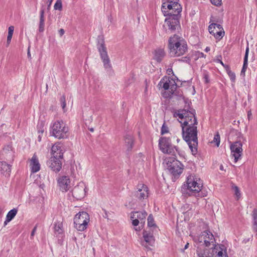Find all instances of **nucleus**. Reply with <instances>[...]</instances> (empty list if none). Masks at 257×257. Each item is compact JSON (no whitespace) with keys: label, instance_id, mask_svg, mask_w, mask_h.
Returning <instances> with one entry per match:
<instances>
[{"label":"nucleus","instance_id":"f257e3e1","mask_svg":"<svg viewBox=\"0 0 257 257\" xmlns=\"http://www.w3.org/2000/svg\"><path fill=\"white\" fill-rule=\"evenodd\" d=\"M169 53L171 57H177L184 55L188 47L185 40L177 35L170 37L168 40Z\"/></svg>","mask_w":257,"mask_h":257},{"label":"nucleus","instance_id":"f03ea898","mask_svg":"<svg viewBox=\"0 0 257 257\" xmlns=\"http://www.w3.org/2000/svg\"><path fill=\"white\" fill-rule=\"evenodd\" d=\"M173 115L181 119L179 122L182 128L197 127L198 121L194 112L180 109L175 111Z\"/></svg>","mask_w":257,"mask_h":257},{"label":"nucleus","instance_id":"7ed1b4c3","mask_svg":"<svg viewBox=\"0 0 257 257\" xmlns=\"http://www.w3.org/2000/svg\"><path fill=\"white\" fill-rule=\"evenodd\" d=\"M182 137L187 143L193 155L197 153L198 131L197 127L182 128Z\"/></svg>","mask_w":257,"mask_h":257},{"label":"nucleus","instance_id":"20e7f679","mask_svg":"<svg viewBox=\"0 0 257 257\" xmlns=\"http://www.w3.org/2000/svg\"><path fill=\"white\" fill-rule=\"evenodd\" d=\"M52 136L58 139H63L68 137L69 127L62 120L55 121L51 127Z\"/></svg>","mask_w":257,"mask_h":257},{"label":"nucleus","instance_id":"39448f33","mask_svg":"<svg viewBox=\"0 0 257 257\" xmlns=\"http://www.w3.org/2000/svg\"><path fill=\"white\" fill-rule=\"evenodd\" d=\"M184 186L186 187L189 194L196 195L202 189L203 182L198 177L190 175L187 177L186 184Z\"/></svg>","mask_w":257,"mask_h":257},{"label":"nucleus","instance_id":"423d86ee","mask_svg":"<svg viewBox=\"0 0 257 257\" xmlns=\"http://www.w3.org/2000/svg\"><path fill=\"white\" fill-rule=\"evenodd\" d=\"M158 86L165 90L162 93L164 98L170 97L173 94L174 91L177 88L175 80L168 76H164L159 83Z\"/></svg>","mask_w":257,"mask_h":257},{"label":"nucleus","instance_id":"0eeeda50","mask_svg":"<svg viewBox=\"0 0 257 257\" xmlns=\"http://www.w3.org/2000/svg\"><path fill=\"white\" fill-rule=\"evenodd\" d=\"M182 11V9L178 12L176 10H167L162 11L165 16H168L166 19L165 22L167 23L169 29L172 31L175 30L179 27V15Z\"/></svg>","mask_w":257,"mask_h":257},{"label":"nucleus","instance_id":"6e6552de","mask_svg":"<svg viewBox=\"0 0 257 257\" xmlns=\"http://www.w3.org/2000/svg\"><path fill=\"white\" fill-rule=\"evenodd\" d=\"M170 172L174 176H179L183 172V165L173 157H167L164 160Z\"/></svg>","mask_w":257,"mask_h":257},{"label":"nucleus","instance_id":"1a4fd4ad","mask_svg":"<svg viewBox=\"0 0 257 257\" xmlns=\"http://www.w3.org/2000/svg\"><path fill=\"white\" fill-rule=\"evenodd\" d=\"M89 221V215L86 212H79L74 218V227L78 231H84L87 228Z\"/></svg>","mask_w":257,"mask_h":257},{"label":"nucleus","instance_id":"9d476101","mask_svg":"<svg viewBox=\"0 0 257 257\" xmlns=\"http://www.w3.org/2000/svg\"><path fill=\"white\" fill-rule=\"evenodd\" d=\"M159 146L160 150L164 154L174 155V150L172 147L171 140L166 137H161L159 139Z\"/></svg>","mask_w":257,"mask_h":257},{"label":"nucleus","instance_id":"9b49d317","mask_svg":"<svg viewBox=\"0 0 257 257\" xmlns=\"http://www.w3.org/2000/svg\"><path fill=\"white\" fill-rule=\"evenodd\" d=\"M199 242L203 243L205 246L208 247L212 244H215V239L213 234L210 231L202 232L198 237Z\"/></svg>","mask_w":257,"mask_h":257},{"label":"nucleus","instance_id":"f8f14e48","mask_svg":"<svg viewBox=\"0 0 257 257\" xmlns=\"http://www.w3.org/2000/svg\"><path fill=\"white\" fill-rule=\"evenodd\" d=\"M242 144L240 142H235L230 145L231 154L234 158V163L241 159L242 154Z\"/></svg>","mask_w":257,"mask_h":257},{"label":"nucleus","instance_id":"ddd939ff","mask_svg":"<svg viewBox=\"0 0 257 257\" xmlns=\"http://www.w3.org/2000/svg\"><path fill=\"white\" fill-rule=\"evenodd\" d=\"M131 216L132 220V224L134 226H136L139 223L144 224L145 223L147 213L145 211H135L132 213Z\"/></svg>","mask_w":257,"mask_h":257},{"label":"nucleus","instance_id":"4468645a","mask_svg":"<svg viewBox=\"0 0 257 257\" xmlns=\"http://www.w3.org/2000/svg\"><path fill=\"white\" fill-rule=\"evenodd\" d=\"M149 188L147 185L144 184H139L137 187V190L135 193V196L139 200H143L147 199L149 194Z\"/></svg>","mask_w":257,"mask_h":257},{"label":"nucleus","instance_id":"2eb2a0df","mask_svg":"<svg viewBox=\"0 0 257 257\" xmlns=\"http://www.w3.org/2000/svg\"><path fill=\"white\" fill-rule=\"evenodd\" d=\"M162 11L176 10L177 12L182 9L179 0H163Z\"/></svg>","mask_w":257,"mask_h":257},{"label":"nucleus","instance_id":"dca6fc26","mask_svg":"<svg viewBox=\"0 0 257 257\" xmlns=\"http://www.w3.org/2000/svg\"><path fill=\"white\" fill-rule=\"evenodd\" d=\"M209 33L214 36L217 39H221L224 35V32L223 28L219 24L213 23L208 27Z\"/></svg>","mask_w":257,"mask_h":257},{"label":"nucleus","instance_id":"f3484780","mask_svg":"<svg viewBox=\"0 0 257 257\" xmlns=\"http://www.w3.org/2000/svg\"><path fill=\"white\" fill-rule=\"evenodd\" d=\"M57 183L60 190L63 192H67L71 188V182L68 176H63L59 177Z\"/></svg>","mask_w":257,"mask_h":257},{"label":"nucleus","instance_id":"a211bd4d","mask_svg":"<svg viewBox=\"0 0 257 257\" xmlns=\"http://www.w3.org/2000/svg\"><path fill=\"white\" fill-rule=\"evenodd\" d=\"M86 186L83 183H80L72 189L73 196L77 200L83 198L85 194Z\"/></svg>","mask_w":257,"mask_h":257},{"label":"nucleus","instance_id":"6ab92c4d","mask_svg":"<svg viewBox=\"0 0 257 257\" xmlns=\"http://www.w3.org/2000/svg\"><path fill=\"white\" fill-rule=\"evenodd\" d=\"M98 51L100 53L101 58L104 64L105 67H110V60L108 58L106 49L105 47L104 42L103 41L100 43V46L98 48Z\"/></svg>","mask_w":257,"mask_h":257},{"label":"nucleus","instance_id":"aec40b11","mask_svg":"<svg viewBox=\"0 0 257 257\" xmlns=\"http://www.w3.org/2000/svg\"><path fill=\"white\" fill-rule=\"evenodd\" d=\"M212 252L216 257H228L226 247L222 244H214Z\"/></svg>","mask_w":257,"mask_h":257},{"label":"nucleus","instance_id":"412c9836","mask_svg":"<svg viewBox=\"0 0 257 257\" xmlns=\"http://www.w3.org/2000/svg\"><path fill=\"white\" fill-rule=\"evenodd\" d=\"M30 167L32 173H35L40 171L41 165L37 155L35 153L30 159Z\"/></svg>","mask_w":257,"mask_h":257},{"label":"nucleus","instance_id":"4be33fe9","mask_svg":"<svg viewBox=\"0 0 257 257\" xmlns=\"http://www.w3.org/2000/svg\"><path fill=\"white\" fill-rule=\"evenodd\" d=\"M51 157L63 158V152L62 146L60 143H57L54 144L51 148Z\"/></svg>","mask_w":257,"mask_h":257},{"label":"nucleus","instance_id":"5701e85b","mask_svg":"<svg viewBox=\"0 0 257 257\" xmlns=\"http://www.w3.org/2000/svg\"><path fill=\"white\" fill-rule=\"evenodd\" d=\"M63 158L51 157L50 167L55 172H58L62 168V162L61 160Z\"/></svg>","mask_w":257,"mask_h":257},{"label":"nucleus","instance_id":"b1692460","mask_svg":"<svg viewBox=\"0 0 257 257\" xmlns=\"http://www.w3.org/2000/svg\"><path fill=\"white\" fill-rule=\"evenodd\" d=\"M143 237L145 241V244H143L146 247L149 246H152L155 242V238L153 233L147 231H144L143 233Z\"/></svg>","mask_w":257,"mask_h":257},{"label":"nucleus","instance_id":"393cba45","mask_svg":"<svg viewBox=\"0 0 257 257\" xmlns=\"http://www.w3.org/2000/svg\"><path fill=\"white\" fill-rule=\"evenodd\" d=\"M11 172V166L6 162H1V174H3L6 177H8Z\"/></svg>","mask_w":257,"mask_h":257},{"label":"nucleus","instance_id":"a878e982","mask_svg":"<svg viewBox=\"0 0 257 257\" xmlns=\"http://www.w3.org/2000/svg\"><path fill=\"white\" fill-rule=\"evenodd\" d=\"M249 53V47L248 46H247L245 50V55L244 57L243 64V66L240 72L241 75L243 76H245V71L247 67V61H248V55Z\"/></svg>","mask_w":257,"mask_h":257},{"label":"nucleus","instance_id":"bb28decb","mask_svg":"<svg viewBox=\"0 0 257 257\" xmlns=\"http://www.w3.org/2000/svg\"><path fill=\"white\" fill-rule=\"evenodd\" d=\"M167 98H173L174 99V101L184 100V97L183 96L182 92L177 89V88H176L175 91H174L173 94H172V96H171L170 97H167Z\"/></svg>","mask_w":257,"mask_h":257},{"label":"nucleus","instance_id":"cd10ccee","mask_svg":"<svg viewBox=\"0 0 257 257\" xmlns=\"http://www.w3.org/2000/svg\"><path fill=\"white\" fill-rule=\"evenodd\" d=\"M18 212L16 208H14L8 212L6 216V219L5 221L4 225H6L7 223L12 220L16 216Z\"/></svg>","mask_w":257,"mask_h":257},{"label":"nucleus","instance_id":"c85d7f7f","mask_svg":"<svg viewBox=\"0 0 257 257\" xmlns=\"http://www.w3.org/2000/svg\"><path fill=\"white\" fill-rule=\"evenodd\" d=\"M125 145L128 150H131L133 147L134 140L133 136L128 135L125 138Z\"/></svg>","mask_w":257,"mask_h":257},{"label":"nucleus","instance_id":"c756f323","mask_svg":"<svg viewBox=\"0 0 257 257\" xmlns=\"http://www.w3.org/2000/svg\"><path fill=\"white\" fill-rule=\"evenodd\" d=\"M165 53L163 49H158L155 51L154 57L155 59L158 61L160 62L163 58L165 56Z\"/></svg>","mask_w":257,"mask_h":257},{"label":"nucleus","instance_id":"7c9ffc66","mask_svg":"<svg viewBox=\"0 0 257 257\" xmlns=\"http://www.w3.org/2000/svg\"><path fill=\"white\" fill-rule=\"evenodd\" d=\"M44 30V10H41L40 11V23L39 31L40 32H43Z\"/></svg>","mask_w":257,"mask_h":257},{"label":"nucleus","instance_id":"2f4dec72","mask_svg":"<svg viewBox=\"0 0 257 257\" xmlns=\"http://www.w3.org/2000/svg\"><path fill=\"white\" fill-rule=\"evenodd\" d=\"M252 216L253 218V229L255 232H257V209H253Z\"/></svg>","mask_w":257,"mask_h":257},{"label":"nucleus","instance_id":"473e14b6","mask_svg":"<svg viewBox=\"0 0 257 257\" xmlns=\"http://www.w3.org/2000/svg\"><path fill=\"white\" fill-rule=\"evenodd\" d=\"M14 30V26H11L9 27L8 35L7 37V46H8L10 44V43L11 41V39H12V38L13 36Z\"/></svg>","mask_w":257,"mask_h":257},{"label":"nucleus","instance_id":"72a5a7b5","mask_svg":"<svg viewBox=\"0 0 257 257\" xmlns=\"http://www.w3.org/2000/svg\"><path fill=\"white\" fill-rule=\"evenodd\" d=\"M54 9L55 10L61 11L62 9V3L61 0H57L54 4Z\"/></svg>","mask_w":257,"mask_h":257},{"label":"nucleus","instance_id":"f704fd0d","mask_svg":"<svg viewBox=\"0 0 257 257\" xmlns=\"http://www.w3.org/2000/svg\"><path fill=\"white\" fill-rule=\"evenodd\" d=\"M232 189L234 191V194L236 196V200H238L240 198L241 196V194L239 188L236 186H233Z\"/></svg>","mask_w":257,"mask_h":257},{"label":"nucleus","instance_id":"c9c22d12","mask_svg":"<svg viewBox=\"0 0 257 257\" xmlns=\"http://www.w3.org/2000/svg\"><path fill=\"white\" fill-rule=\"evenodd\" d=\"M212 143H214L217 147H218L220 144V136L217 133L214 137L213 140L211 142Z\"/></svg>","mask_w":257,"mask_h":257},{"label":"nucleus","instance_id":"e433bc0d","mask_svg":"<svg viewBox=\"0 0 257 257\" xmlns=\"http://www.w3.org/2000/svg\"><path fill=\"white\" fill-rule=\"evenodd\" d=\"M148 225L149 227L155 226L154 220L152 214H150L148 218Z\"/></svg>","mask_w":257,"mask_h":257},{"label":"nucleus","instance_id":"4c0bfd02","mask_svg":"<svg viewBox=\"0 0 257 257\" xmlns=\"http://www.w3.org/2000/svg\"><path fill=\"white\" fill-rule=\"evenodd\" d=\"M55 231L57 232L59 234L62 233V225L61 223L56 224L54 226Z\"/></svg>","mask_w":257,"mask_h":257},{"label":"nucleus","instance_id":"58836bf2","mask_svg":"<svg viewBox=\"0 0 257 257\" xmlns=\"http://www.w3.org/2000/svg\"><path fill=\"white\" fill-rule=\"evenodd\" d=\"M197 255L198 257H209L206 255L205 251L204 250H201L197 249Z\"/></svg>","mask_w":257,"mask_h":257},{"label":"nucleus","instance_id":"ea45409f","mask_svg":"<svg viewBox=\"0 0 257 257\" xmlns=\"http://www.w3.org/2000/svg\"><path fill=\"white\" fill-rule=\"evenodd\" d=\"M227 73L228 75V76H229L231 81L232 82H235V78H236L235 73L234 72H233L232 71H231V70L227 72Z\"/></svg>","mask_w":257,"mask_h":257},{"label":"nucleus","instance_id":"a19ab883","mask_svg":"<svg viewBox=\"0 0 257 257\" xmlns=\"http://www.w3.org/2000/svg\"><path fill=\"white\" fill-rule=\"evenodd\" d=\"M60 102L61 103L62 107L63 109L64 110L66 106L65 97L64 95H63L60 98Z\"/></svg>","mask_w":257,"mask_h":257},{"label":"nucleus","instance_id":"79ce46f5","mask_svg":"<svg viewBox=\"0 0 257 257\" xmlns=\"http://www.w3.org/2000/svg\"><path fill=\"white\" fill-rule=\"evenodd\" d=\"M211 4L217 7L220 6L222 5V0H210Z\"/></svg>","mask_w":257,"mask_h":257},{"label":"nucleus","instance_id":"37998d69","mask_svg":"<svg viewBox=\"0 0 257 257\" xmlns=\"http://www.w3.org/2000/svg\"><path fill=\"white\" fill-rule=\"evenodd\" d=\"M169 130L168 127L164 123L161 128V135L168 133Z\"/></svg>","mask_w":257,"mask_h":257},{"label":"nucleus","instance_id":"c03bdc74","mask_svg":"<svg viewBox=\"0 0 257 257\" xmlns=\"http://www.w3.org/2000/svg\"><path fill=\"white\" fill-rule=\"evenodd\" d=\"M204 78L205 79V81L206 83H209V76L207 74H205L204 75Z\"/></svg>","mask_w":257,"mask_h":257},{"label":"nucleus","instance_id":"a18cd8bd","mask_svg":"<svg viewBox=\"0 0 257 257\" xmlns=\"http://www.w3.org/2000/svg\"><path fill=\"white\" fill-rule=\"evenodd\" d=\"M224 68L225 69L226 72H228L229 71L231 70L230 69V67L228 65L224 64V66H223Z\"/></svg>","mask_w":257,"mask_h":257},{"label":"nucleus","instance_id":"49530a36","mask_svg":"<svg viewBox=\"0 0 257 257\" xmlns=\"http://www.w3.org/2000/svg\"><path fill=\"white\" fill-rule=\"evenodd\" d=\"M65 31L63 29H61L59 30V33L61 36L64 34Z\"/></svg>","mask_w":257,"mask_h":257},{"label":"nucleus","instance_id":"de8ad7c7","mask_svg":"<svg viewBox=\"0 0 257 257\" xmlns=\"http://www.w3.org/2000/svg\"><path fill=\"white\" fill-rule=\"evenodd\" d=\"M251 115H252V113H251V110L248 111L247 112V117H248V119H250Z\"/></svg>","mask_w":257,"mask_h":257},{"label":"nucleus","instance_id":"09e8293b","mask_svg":"<svg viewBox=\"0 0 257 257\" xmlns=\"http://www.w3.org/2000/svg\"><path fill=\"white\" fill-rule=\"evenodd\" d=\"M168 74H170L171 73H173V70L172 68H168L167 70Z\"/></svg>","mask_w":257,"mask_h":257},{"label":"nucleus","instance_id":"8fccbe9b","mask_svg":"<svg viewBox=\"0 0 257 257\" xmlns=\"http://www.w3.org/2000/svg\"><path fill=\"white\" fill-rule=\"evenodd\" d=\"M174 149L178 154L180 153L181 150L177 147H174Z\"/></svg>","mask_w":257,"mask_h":257},{"label":"nucleus","instance_id":"3c124183","mask_svg":"<svg viewBox=\"0 0 257 257\" xmlns=\"http://www.w3.org/2000/svg\"><path fill=\"white\" fill-rule=\"evenodd\" d=\"M53 1V0H48V8L51 6Z\"/></svg>","mask_w":257,"mask_h":257},{"label":"nucleus","instance_id":"603ef678","mask_svg":"<svg viewBox=\"0 0 257 257\" xmlns=\"http://www.w3.org/2000/svg\"><path fill=\"white\" fill-rule=\"evenodd\" d=\"M36 227H35L33 229V230H32V233H31V235H33L35 233V232L36 231Z\"/></svg>","mask_w":257,"mask_h":257},{"label":"nucleus","instance_id":"864d4df0","mask_svg":"<svg viewBox=\"0 0 257 257\" xmlns=\"http://www.w3.org/2000/svg\"><path fill=\"white\" fill-rule=\"evenodd\" d=\"M205 51L206 52H207L209 51H210V48H209V47H207L205 48Z\"/></svg>","mask_w":257,"mask_h":257},{"label":"nucleus","instance_id":"5fc2aeb1","mask_svg":"<svg viewBox=\"0 0 257 257\" xmlns=\"http://www.w3.org/2000/svg\"><path fill=\"white\" fill-rule=\"evenodd\" d=\"M220 169L221 170H224V167H223V165H221L220 166Z\"/></svg>","mask_w":257,"mask_h":257},{"label":"nucleus","instance_id":"6e6d98bb","mask_svg":"<svg viewBox=\"0 0 257 257\" xmlns=\"http://www.w3.org/2000/svg\"><path fill=\"white\" fill-rule=\"evenodd\" d=\"M218 61L222 65V66H224V64L223 63V62L221 60H219Z\"/></svg>","mask_w":257,"mask_h":257},{"label":"nucleus","instance_id":"4d7b16f0","mask_svg":"<svg viewBox=\"0 0 257 257\" xmlns=\"http://www.w3.org/2000/svg\"><path fill=\"white\" fill-rule=\"evenodd\" d=\"M188 244H189V243H187L185 245V247H184V249H186V248H188Z\"/></svg>","mask_w":257,"mask_h":257},{"label":"nucleus","instance_id":"13d9d810","mask_svg":"<svg viewBox=\"0 0 257 257\" xmlns=\"http://www.w3.org/2000/svg\"><path fill=\"white\" fill-rule=\"evenodd\" d=\"M28 55L29 56H30H30H31V55H30V53L29 51H28Z\"/></svg>","mask_w":257,"mask_h":257},{"label":"nucleus","instance_id":"bf43d9fd","mask_svg":"<svg viewBox=\"0 0 257 257\" xmlns=\"http://www.w3.org/2000/svg\"><path fill=\"white\" fill-rule=\"evenodd\" d=\"M213 30H214V31H213L214 32H215V31L218 30L217 28H216V29H213Z\"/></svg>","mask_w":257,"mask_h":257},{"label":"nucleus","instance_id":"052dcab7","mask_svg":"<svg viewBox=\"0 0 257 257\" xmlns=\"http://www.w3.org/2000/svg\"><path fill=\"white\" fill-rule=\"evenodd\" d=\"M180 141V139H178L177 140V142H179Z\"/></svg>","mask_w":257,"mask_h":257},{"label":"nucleus","instance_id":"680f3d73","mask_svg":"<svg viewBox=\"0 0 257 257\" xmlns=\"http://www.w3.org/2000/svg\"><path fill=\"white\" fill-rule=\"evenodd\" d=\"M93 131V128L90 129V131L92 132Z\"/></svg>","mask_w":257,"mask_h":257},{"label":"nucleus","instance_id":"e2e57ef3","mask_svg":"<svg viewBox=\"0 0 257 257\" xmlns=\"http://www.w3.org/2000/svg\"><path fill=\"white\" fill-rule=\"evenodd\" d=\"M8 147L10 149V150H11V147H10V146H8Z\"/></svg>","mask_w":257,"mask_h":257},{"label":"nucleus","instance_id":"0e129e2a","mask_svg":"<svg viewBox=\"0 0 257 257\" xmlns=\"http://www.w3.org/2000/svg\"><path fill=\"white\" fill-rule=\"evenodd\" d=\"M147 90V87H146L145 91H146Z\"/></svg>","mask_w":257,"mask_h":257}]
</instances>
